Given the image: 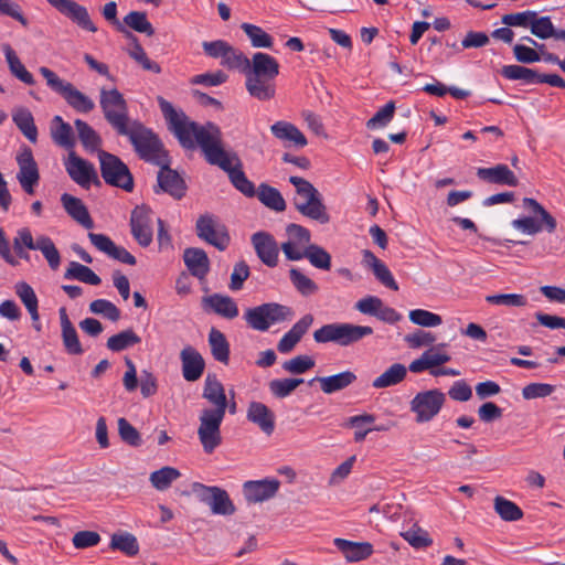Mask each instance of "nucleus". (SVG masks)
I'll return each mask as SVG.
<instances>
[{"label": "nucleus", "mask_w": 565, "mask_h": 565, "mask_svg": "<svg viewBox=\"0 0 565 565\" xmlns=\"http://www.w3.org/2000/svg\"><path fill=\"white\" fill-rule=\"evenodd\" d=\"M65 169L70 178L84 189H89L90 184L102 185L94 164L78 157L74 151L68 153Z\"/></svg>", "instance_id": "f3484780"}, {"label": "nucleus", "mask_w": 565, "mask_h": 565, "mask_svg": "<svg viewBox=\"0 0 565 565\" xmlns=\"http://www.w3.org/2000/svg\"><path fill=\"white\" fill-rule=\"evenodd\" d=\"M494 510L507 522L518 521L523 518V511L514 502L501 495L494 498Z\"/></svg>", "instance_id": "603ef678"}, {"label": "nucleus", "mask_w": 565, "mask_h": 565, "mask_svg": "<svg viewBox=\"0 0 565 565\" xmlns=\"http://www.w3.org/2000/svg\"><path fill=\"white\" fill-rule=\"evenodd\" d=\"M195 232L199 238L218 250H225L230 245L231 237L226 227L218 224L211 214L201 215L196 220Z\"/></svg>", "instance_id": "dca6fc26"}, {"label": "nucleus", "mask_w": 565, "mask_h": 565, "mask_svg": "<svg viewBox=\"0 0 565 565\" xmlns=\"http://www.w3.org/2000/svg\"><path fill=\"white\" fill-rule=\"evenodd\" d=\"M58 13L71 20L78 28L92 33L97 32V26L92 21L86 7L74 0H46Z\"/></svg>", "instance_id": "6ab92c4d"}, {"label": "nucleus", "mask_w": 565, "mask_h": 565, "mask_svg": "<svg viewBox=\"0 0 565 565\" xmlns=\"http://www.w3.org/2000/svg\"><path fill=\"white\" fill-rule=\"evenodd\" d=\"M125 38L131 44V49L128 50V54L132 60H135L145 71H149L156 74L161 73V66L148 57L143 47L139 43L138 38L132 32H127Z\"/></svg>", "instance_id": "c9c22d12"}, {"label": "nucleus", "mask_w": 565, "mask_h": 565, "mask_svg": "<svg viewBox=\"0 0 565 565\" xmlns=\"http://www.w3.org/2000/svg\"><path fill=\"white\" fill-rule=\"evenodd\" d=\"M202 302L205 309L210 308L216 315L226 319H234L238 316V307L230 296L213 294L204 297Z\"/></svg>", "instance_id": "2f4dec72"}, {"label": "nucleus", "mask_w": 565, "mask_h": 565, "mask_svg": "<svg viewBox=\"0 0 565 565\" xmlns=\"http://www.w3.org/2000/svg\"><path fill=\"white\" fill-rule=\"evenodd\" d=\"M250 242L257 257L268 267H276L279 257V247L271 234L268 232H256L252 235Z\"/></svg>", "instance_id": "412c9836"}, {"label": "nucleus", "mask_w": 565, "mask_h": 565, "mask_svg": "<svg viewBox=\"0 0 565 565\" xmlns=\"http://www.w3.org/2000/svg\"><path fill=\"white\" fill-rule=\"evenodd\" d=\"M247 419L257 425L266 435L275 430V414L260 402H250L247 408Z\"/></svg>", "instance_id": "c85d7f7f"}, {"label": "nucleus", "mask_w": 565, "mask_h": 565, "mask_svg": "<svg viewBox=\"0 0 565 565\" xmlns=\"http://www.w3.org/2000/svg\"><path fill=\"white\" fill-rule=\"evenodd\" d=\"M140 337L132 329H126L108 338L106 347L113 352H121L140 343Z\"/></svg>", "instance_id": "49530a36"}, {"label": "nucleus", "mask_w": 565, "mask_h": 565, "mask_svg": "<svg viewBox=\"0 0 565 565\" xmlns=\"http://www.w3.org/2000/svg\"><path fill=\"white\" fill-rule=\"evenodd\" d=\"M303 383V379H276L269 382L270 393L277 398L289 396L299 385Z\"/></svg>", "instance_id": "4d7b16f0"}, {"label": "nucleus", "mask_w": 565, "mask_h": 565, "mask_svg": "<svg viewBox=\"0 0 565 565\" xmlns=\"http://www.w3.org/2000/svg\"><path fill=\"white\" fill-rule=\"evenodd\" d=\"M531 33L539 39L546 40L554 38L558 40V30H555L550 17H539L536 13L535 19L531 22Z\"/></svg>", "instance_id": "6e6d98bb"}, {"label": "nucleus", "mask_w": 565, "mask_h": 565, "mask_svg": "<svg viewBox=\"0 0 565 565\" xmlns=\"http://www.w3.org/2000/svg\"><path fill=\"white\" fill-rule=\"evenodd\" d=\"M295 316L292 308L278 303L266 302L245 311L244 319L254 330L265 332L273 324L289 321Z\"/></svg>", "instance_id": "423d86ee"}, {"label": "nucleus", "mask_w": 565, "mask_h": 565, "mask_svg": "<svg viewBox=\"0 0 565 565\" xmlns=\"http://www.w3.org/2000/svg\"><path fill=\"white\" fill-rule=\"evenodd\" d=\"M180 476L181 473L178 469L166 466L159 470L151 472L149 480L153 488H156L159 491H164Z\"/></svg>", "instance_id": "3c124183"}, {"label": "nucleus", "mask_w": 565, "mask_h": 565, "mask_svg": "<svg viewBox=\"0 0 565 565\" xmlns=\"http://www.w3.org/2000/svg\"><path fill=\"white\" fill-rule=\"evenodd\" d=\"M333 543L350 563L366 559L373 554V545L369 542H352L345 539H334Z\"/></svg>", "instance_id": "bb28decb"}, {"label": "nucleus", "mask_w": 565, "mask_h": 565, "mask_svg": "<svg viewBox=\"0 0 565 565\" xmlns=\"http://www.w3.org/2000/svg\"><path fill=\"white\" fill-rule=\"evenodd\" d=\"M289 278L296 290L305 297L315 295L319 290L318 285L298 268L292 267L289 270Z\"/></svg>", "instance_id": "864d4df0"}, {"label": "nucleus", "mask_w": 565, "mask_h": 565, "mask_svg": "<svg viewBox=\"0 0 565 565\" xmlns=\"http://www.w3.org/2000/svg\"><path fill=\"white\" fill-rule=\"evenodd\" d=\"M98 159L100 175L106 184L132 192L135 188L132 173L118 156L99 150Z\"/></svg>", "instance_id": "0eeeda50"}, {"label": "nucleus", "mask_w": 565, "mask_h": 565, "mask_svg": "<svg viewBox=\"0 0 565 565\" xmlns=\"http://www.w3.org/2000/svg\"><path fill=\"white\" fill-rule=\"evenodd\" d=\"M109 547L120 551L127 556H136L139 553L137 537L129 532L114 533L110 539Z\"/></svg>", "instance_id": "c03bdc74"}, {"label": "nucleus", "mask_w": 565, "mask_h": 565, "mask_svg": "<svg viewBox=\"0 0 565 565\" xmlns=\"http://www.w3.org/2000/svg\"><path fill=\"white\" fill-rule=\"evenodd\" d=\"M395 103L388 102L381 107L375 115L366 121L367 129H377L386 127L394 117Z\"/></svg>", "instance_id": "052dcab7"}, {"label": "nucleus", "mask_w": 565, "mask_h": 565, "mask_svg": "<svg viewBox=\"0 0 565 565\" xmlns=\"http://www.w3.org/2000/svg\"><path fill=\"white\" fill-rule=\"evenodd\" d=\"M17 162L19 166L17 179L21 188L25 193L33 194L34 188L39 184L40 173L32 150L24 147L22 152L18 154Z\"/></svg>", "instance_id": "aec40b11"}, {"label": "nucleus", "mask_w": 565, "mask_h": 565, "mask_svg": "<svg viewBox=\"0 0 565 565\" xmlns=\"http://www.w3.org/2000/svg\"><path fill=\"white\" fill-rule=\"evenodd\" d=\"M374 420H375L374 415L365 413V414L355 415V416L350 417L345 425L348 427L356 428V430L354 433V441L361 443L365 439L367 434L373 430L372 428L362 429L363 425L372 424V423H374Z\"/></svg>", "instance_id": "680f3d73"}, {"label": "nucleus", "mask_w": 565, "mask_h": 565, "mask_svg": "<svg viewBox=\"0 0 565 565\" xmlns=\"http://www.w3.org/2000/svg\"><path fill=\"white\" fill-rule=\"evenodd\" d=\"M224 416L225 412L212 408H204L200 414L198 436L206 454H212L222 443L221 425Z\"/></svg>", "instance_id": "ddd939ff"}, {"label": "nucleus", "mask_w": 565, "mask_h": 565, "mask_svg": "<svg viewBox=\"0 0 565 565\" xmlns=\"http://www.w3.org/2000/svg\"><path fill=\"white\" fill-rule=\"evenodd\" d=\"M279 487L278 479L249 480L243 484V493L248 503L264 502L274 498Z\"/></svg>", "instance_id": "4be33fe9"}, {"label": "nucleus", "mask_w": 565, "mask_h": 565, "mask_svg": "<svg viewBox=\"0 0 565 565\" xmlns=\"http://www.w3.org/2000/svg\"><path fill=\"white\" fill-rule=\"evenodd\" d=\"M89 311L95 315H102L113 322L120 319V310L109 300L96 299L89 303Z\"/></svg>", "instance_id": "0e129e2a"}, {"label": "nucleus", "mask_w": 565, "mask_h": 565, "mask_svg": "<svg viewBox=\"0 0 565 565\" xmlns=\"http://www.w3.org/2000/svg\"><path fill=\"white\" fill-rule=\"evenodd\" d=\"M12 120L30 142L35 143L38 141V128L33 115L28 108H17L12 113Z\"/></svg>", "instance_id": "e433bc0d"}, {"label": "nucleus", "mask_w": 565, "mask_h": 565, "mask_svg": "<svg viewBox=\"0 0 565 565\" xmlns=\"http://www.w3.org/2000/svg\"><path fill=\"white\" fill-rule=\"evenodd\" d=\"M182 375L188 382L198 381L205 369V361L202 354L191 345L184 347L180 352Z\"/></svg>", "instance_id": "b1692460"}, {"label": "nucleus", "mask_w": 565, "mask_h": 565, "mask_svg": "<svg viewBox=\"0 0 565 565\" xmlns=\"http://www.w3.org/2000/svg\"><path fill=\"white\" fill-rule=\"evenodd\" d=\"M523 207L532 212L533 214L540 215L541 221H536L531 216H525L512 221V226L529 235H535L541 231L545 230L547 233H553L557 227L555 217L547 212L544 206L539 203L535 199L524 198Z\"/></svg>", "instance_id": "9b49d317"}, {"label": "nucleus", "mask_w": 565, "mask_h": 565, "mask_svg": "<svg viewBox=\"0 0 565 565\" xmlns=\"http://www.w3.org/2000/svg\"><path fill=\"white\" fill-rule=\"evenodd\" d=\"M74 126L77 130L78 139L86 150L92 152L100 150L103 140L93 127L82 119H75Z\"/></svg>", "instance_id": "ea45409f"}, {"label": "nucleus", "mask_w": 565, "mask_h": 565, "mask_svg": "<svg viewBox=\"0 0 565 565\" xmlns=\"http://www.w3.org/2000/svg\"><path fill=\"white\" fill-rule=\"evenodd\" d=\"M315 381L320 383V388L324 394H333L353 384L356 381V375L348 370L330 376L315 377L310 384Z\"/></svg>", "instance_id": "473e14b6"}, {"label": "nucleus", "mask_w": 565, "mask_h": 565, "mask_svg": "<svg viewBox=\"0 0 565 565\" xmlns=\"http://www.w3.org/2000/svg\"><path fill=\"white\" fill-rule=\"evenodd\" d=\"M51 138L57 146L67 150L73 149L76 143L72 126L58 115L52 119Z\"/></svg>", "instance_id": "72a5a7b5"}, {"label": "nucleus", "mask_w": 565, "mask_h": 565, "mask_svg": "<svg viewBox=\"0 0 565 565\" xmlns=\"http://www.w3.org/2000/svg\"><path fill=\"white\" fill-rule=\"evenodd\" d=\"M212 166H217L227 173L228 179L233 186L247 198H253L256 194L255 185L249 181L243 171V163L236 152H226L222 149V154L215 156L210 162Z\"/></svg>", "instance_id": "9d476101"}, {"label": "nucleus", "mask_w": 565, "mask_h": 565, "mask_svg": "<svg viewBox=\"0 0 565 565\" xmlns=\"http://www.w3.org/2000/svg\"><path fill=\"white\" fill-rule=\"evenodd\" d=\"M241 29L250 40L253 47L271 49L274 44L273 36L265 32L260 26L244 22Z\"/></svg>", "instance_id": "8fccbe9b"}, {"label": "nucleus", "mask_w": 565, "mask_h": 565, "mask_svg": "<svg viewBox=\"0 0 565 565\" xmlns=\"http://www.w3.org/2000/svg\"><path fill=\"white\" fill-rule=\"evenodd\" d=\"M305 258L317 269L329 271L331 269V255L322 246L309 244L305 246Z\"/></svg>", "instance_id": "37998d69"}, {"label": "nucleus", "mask_w": 565, "mask_h": 565, "mask_svg": "<svg viewBox=\"0 0 565 565\" xmlns=\"http://www.w3.org/2000/svg\"><path fill=\"white\" fill-rule=\"evenodd\" d=\"M121 23L126 28L128 26L136 32L147 34L148 36H152L154 34V28L149 22L146 12L131 11L127 15L124 17V20Z\"/></svg>", "instance_id": "09e8293b"}, {"label": "nucleus", "mask_w": 565, "mask_h": 565, "mask_svg": "<svg viewBox=\"0 0 565 565\" xmlns=\"http://www.w3.org/2000/svg\"><path fill=\"white\" fill-rule=\"evenodd\" d=\"M407 375V367L401 363L392 364L384 373L377 376L372 386L385 388L401 383Z\"/></svg>", "instance_id": "58836bf2"}, {"label": "nucleus", "mask_w": 565, "mask_h": 565, "mask_svg": "<svg viewBox=\"0 0 565 565\" xmlns=\"http://www.w3.org/2000/svg\"><path fill=\"white\" fill-rule=\"evenodd\" d=\"M249 61L244 53L230 45V50H227L224 60L221 61V65L230 70H238L246 75Z\"/></svg>", "instance_id": "bf43d9fd"}, {"label": "nucleus", "mask_w": 565, "mask_h": 565, "mask_svg": "<svg viewBox=\"0 0 565 565\" xmlns=\"http://www.w3.org/2000/svg\"><path fill=\"white\" fill-rule=\"evenodd\" d=\"M118 434L124 443L132 447H139L142 444L140 433L124 417L117 422Z\"/></svg>", "instance_id": "69168bd1"}, {"label": "nucleus", "mask_w": 565, "mask_h": 565, "mask_svg": "<svg viewBox=\"0 0 565 565\" xmlns=\"http://www.w3.org/2000/svg\"><path fill=\"white\" fill-rule=\"evenodd\" d=\"M171 157L164 159L157 173V185L153 186L154 193H168L174 200H181L186 193V183L177 170L170 168Z\"/></svg>", "instance_id": "2eb2a0df"}, {"label": "nucleus", "mask_w": 565, "mask_h": 565, "mask_svg": "<svg viewBox=\"0 0 565 565\" xmlns=\"http://www.w3.org/2000/svg\"><path fill=\"white\" fill-rule=\"evenodd\" d=\"M289 182L296 188L298 196L302 201L295 199L294 205L296 210L306 217L315 220L320 224H327L330 216L327 213L326 205L319 191L306 179L292 175Z\"/></svg>", "instance_id": "20e7f679"}, {"label": "nucleus", "mask_w": 565, "mask_h": 565, "mask_svg": "<svg viewBox=\"0 0 565 565\" xmlns=\"http://www.w3.org/2000/svg\"><path fill=\"white\" fill-rule=\"evenodd\" d=\"M401 535L415 548H424L433 544V540L429 537L428 532L419 527L417 524H413L412 527L402 532Z\"/></svg>", "instance_id": "13d9d810"}, {"label": "nucleus", "mask_w": 565, "mask_h": 565, "mask_svg": "<svg viewBox=\"0 0 565 565\" xmlns=\"http://www.w3.org/2000/svg\"><path fill=\"white\" fill-rule=\"evenodd\" d=\"M279 74V64L267 53L257 52L249 61L245 86L249 95L258 100H269L275 96L273 81Z\"/></svg>", "instance_id": "f03ea898"}, {"label": "nucleus", "mask_w": 565, "mask_h": 565, "mask_svg": "<svg viewBox=\"0 0 565 565\" xmlns=\"http://www.w3.org/2000/svg\"><path fill=\"white\" fill-rule=\"evenodd\" d=\"M372 333L373 329L367 326L334 322L324 324L317 329L313 332V340L317 343L333 342L340 347H349Z\"/></svg>", "instance_id": "39448f33"}, {"label": "nucleus", "mask_w": 565, "mask_h": 565, "mask_svg": "<svg viewBox=\"0 0 565 565\" xmlns=\"http://www.w3.org/2000/svg\"><path fill=\"white\" fill-rule=\"evenodd\" d=\"M446 402V395L435 388L417 393L411 401V411L416 414L417 423L431 420Z\"/></svg>", "instance_id": "4468645a"}, {"label": "nucleus", "mask_w": 565, "mask_h": 565, "mask_svg": "<svg viewBox=\"0 0 565 565\" xmlns=\"http://www.w3.org/2000/svg\"><path fill=\"white\" fill-rule=\"evenodd\" d=\"M15 292L29 311L32 321L39 320V301L33 288L25 281L15 285Z\"/></svg>", "instance_id": "de8ad7c7"}, {"label": "nucleus", "mask_w": 565, "mask_h": 565, "mask_svg": "<svg viewBox=\"0 0 565 565\" xmlns=\"http://www.w3.org/2000/svg\"><path fill=\"white\" fill-rule=\"evenodd\" d=\"M36 250H41L51 269L56 270L60 267V252L49 236L41 235L38 237Z\"/></svg>", "instance_id": "5fc2aeb1"}, {"label": "nucleus", "mask_w": 565, "mask_h": 565, "mask_svg": "<svg viewBox=\"0 0 565 565\" xmlns=\"http://www.w3.org/2000/svg\"><path fill=\"white\" fill-rule=\"evenodd\" d=\"M408 317L414 324L427 328L437 327L443 322V319L439 315L424 309L412 310Z\"/></svg>", "instance_id": "774afa93"}, {"label": "nucleus", "mask_w": 565, "mask_h": 565, "mask_svg": "<svg viewBox=\"0 0 565 565\" xmlns=\"http://www.w3.org/2000/svg\"><path fill=\"white\" fill-rule=\"evenodd\" d=\"M61 337L65 351L71 355H81L84 349L79 342L77 331L68 318L64 307L60 308Z\"/></svg>", "instance_id": "a878e982"}, {"label": "nucleus", "mask_w": 565, "mask_h": 565, "mask_svg": "<svg viewBox=\"0 0 565 565\" xmlns=\"http://www.w3.org/2000/svg\"><path fill=\"white\" fill-rule=\"evenodd\" d=\"M477 175L479 179L501 185L516 186L519 184V180L505 164H497L491 168H479L477 170Z\"/></svg>", "instance_id": "7c9ffc66"}, {"label": "nucleus", "mask_w": 565, "mask_h": 565, "mask_svg": "<svg viewBox=\"0 0 565 565\" xmlns=\"http://www.w3.org/2000/svg\"><path fill=\"white\" fill-rule=\"evenodd\" d=\"M0 17L11 18L22 26H29V20L24 17L21 6L14 0H0Z\"/></svg>", "instance_id": "338daca9"}, {"label": "nucleus", "mask_w": 565, "mask_h": 565, "mask_svg": "<svg viewBox=\"0 0 565 565\" xmlns=\"http://www.w3.org/2000/svg\"><path fill=\"white\" fill-rule=\"evenodd\" d=\"M183 260L190 274L199 279L204 278L210 271V259L202 248H185Z\"/></svg>", "instance_id": "cd10ccee"}, {"label": "nucleus", "mask_w": 565, "mask_h": 565, "mask_svg": "<svg viewBox=\"0 0 565 565\" xmlns=\"http://www.w3.org/2000/svg\"><path fill=\"white\" fill-rule=\"evenodd\" d=\"M273 136L280 140L284 147H295L297 149L303 148L308 145L306 136L299 128L286 120H278L270 126Z\"/></svg>", "instance_id": "5701e85b"}, {"label": "nucleus", "mask_w": 565, "mask_h": 565, "mask_svg": "<svg viewBox=\"0 0 565 565\" xmlns=\"http://www.w3.org/2000/svg\"><path fill=\"white\" fill-rule=\"evenodd\" d=\"M257 196L265 206L276 212H282L286 210L285 199L282 198L281 193L274 186L262 183L258 186Z\"/></svg>", "instance_id": "79ce46f5"}, {"label": "nucleus", "mask_w": 565, "mask_h": 565, "mask_svg": "<svg viewBox=\"0 0 565 565\" xmlns=\"http://www.w3.org/2000/svg\"><path fill=\"white\" fill-rule=\"evenodd\" d=\"M313 320L315 318L311 313H307L301 317L278 341L277 350L282 354L291 352L301 338L307 333L313 323Z\"/></svg>", "instance_id": "393cba45"}, {"label": "nucleus", "mask_w": 565, "mask_h": 565, "mask_svg": "<svg viewBox=\"0 0 565 565\" xmlns=\"http://www.w3.org/2000/svg\"><path fill=\"white\" fill-rule=\"evenodd\" d=\"M501 75L507 79L522 81L524 84H541V74L532 68L521 65H504L501 68Z\"/></svg>", "instance_id": "4c0bfd02"}, {"label": "nucleus", "mask_w": 565, "mask_h": 565, "mask_svg": "<svg viewBox=\"0 0 565 565\" xmlns=\"http://www.w3.org/2000/svg\"><path fill=\"white\" fill-rule=\"evenodd\" d=\"M152 210L146 205H137L130 214V232L141 247H148L153 239Z\"/></svg>", "instance_id": "a211bd4d"}, {"label": "nucleus", "mask_w": 565, "mask_h": 565, "mask_svg": "<svg viewBox=\"0 0 565 565\" xmlns=\"http://www.w3.org/2000/svg\"><path fill=\"white\" fill-rule=\"evenodd\" d=\"M61 202L66 213L83 227L87 230L94 227V221L82 200L68 193H63L61 195Z\"/></svg>", "instance_id": "c756f323"}, {"label": "nucleus", "mask_w": 565, "mask_h": 565, "mask_svg": "<svg viewBox=\"0 0 565 565\" xmlns=\"http://www.w3.org/2000/svg\"><path fill=\"white\" fill-rule=\"evenodd\" d=\"M119 136L129 139L137 156L145 162L157 166L170 157L159 136L139 120H132Z\"/></svg>", "instance_id": "7ed1b4c3"}, {"label": "nucleus", "mask_w": 565, "mask_h": 565, "mask_svg": "<svg viewBox=\"0 0 565 565\" xmlns=\"http://www.w3.org/2000/svg\"><path fill=\"white\" fill-rule=\"evenodd\" d=\"M202 396L215 406L213 409L226 412L227 399L224 387L215 375L207 374Z\"/></svg>", "instance_id": "f704fd0d"}, {"label": "nucleus", "mask_w": 565, "mask_h": 565, "mask_svg": "<svg viewBox=\"0 0 565 565\" xmlns=\"http://www.w3.org/2000/svg\"><path fill=\"white\" fill-rule=\"evenodd\" d=\"M191 492L200 502L209 505L213 514L230 516L236 511L227 491L220 487L193 482Z\"/></svg>", "instance_id": "f8f14e48"}, {"label": "nucleus", "mask_w": 565, "mask_h": 565, "mask_svg": "<svg viewBox=\"0 0 565 565\" xmlns=\"http://www.w3.org/2000/svg\"><path fill=\"white\" fill-rule=\"evenodd\" d=\"M157 102L167 120L168 129L182 148L192 150L199 145L209 163L215 156L222 154V132L218 126L213 122L201 126L190 120L183 111L178 113L173 105L162 96H158Z\"/></svg>", "instance_id": "f257e3e1"}, {"label": "nucleus", "mask_w": 565, "mask_h": 565, "mask_svg": "<svg viewBox=\"0 0 565 565\" xmlns=\"http://www.w3.org/2000/svg\"><path fill=\"white\" fill-rule=\"evenodd\" d=\"M209 344L213 358L224 364L230 360V344L225 335L217 329L212 328L209 333Z\"/></svg>", "instance_id": "a19ab883"}, {"label": "nucleus", "mask_w": 565, "mask_h": 565, "mask_svg": "<svg viewBox=\"0 0 565 565\" xmlns=\"http://www.w3.org/2000/svg\"><path fill=\"white\" fill-rule=\"evenodd\" d=\"M316 361L309 355H297L282 363V369L291 374H303L315 367Z\"/></svg>", "instance_id": "e2e57ef3"}, {"label": "nucleus", "mask_w": 565, "mask_h": 565, "mask_svg": "<svg viewBox=\"0 0 565 565\" xmlns=\"http://www.w3.org/2000/svg\"><path fill=\"white\" fill-rule=\"evenodd\" d=\"M65 279H77L82 282L98 286L102 279L89 267L77 262H71L68 268L64 273Z\"/></svg>", "instance_id": "a18cd8bd"}, {"label": "nucleus", "mask_w": 565, "mask_h": 565, "mask_svg": "<svg viewBox=\"0 0 565 565\" xmlns=\"http://www.w3.org/2000/svg\"><path fill=\"white\" fill-rule=\"evenodd\" d=\"M99 104L105 119L113 129L118 135L125 132L132 120L128 116V106L122 94L116 88L110 90L103 88Z\"/></svg>", "instance_id": "6e6552de"}, {"label": "nucleus", "mask_w": 565, "mask_h": 565, "mask_svg": "<svg viewBox=\"0 0 565 565\" xmlns=\"http://www.w3.org/2000/svg\"><path fill=\"white\" fill-rule=\"evenodd\" d=\"M41 75L46 79L47 86L60 94L65 102L77 113L87 114L95 107L94 102L75 88L71 83L60 78L52 70L40 67Z\"/></svg>", "instance_id": "1a4fd4ad"}]
</instances>
